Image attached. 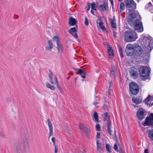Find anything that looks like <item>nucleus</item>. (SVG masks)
I'll return each instance as SVG.
<instances>
[{"mask_svg": "<svg viewBox=\"0 0 153 153\" xmlns=\"http://www.w3.org/2000/svg\"><path fill=\"white\" fill-rule=\"evenodd\" d=\"M28 138L26 136H25L23 137L22 142L21 144H23L24 149H25L28 145Z\"/></svg>", "mask_w": 153, "mask_h": 153, "instance_id": "2eb2a0df", "label": "nucleus"}, {"mask_svg": "<svg viewBox=\"0 0 153 153\" xmlns=\"http://www.w3.org/2000/svg\"><path fill=\"white\" fill-rule=\"evenodd\" d=\"M114 149L117 151V152L118 151V148L117 146V144H116L114 145Z\"/></svg>", "mask_w": 153, "mask_h": 153, "instance_id": "49530a36", "label": "nucleus"}, {"mask_svg": "<svg viewBox=\"0 0 153 153\" xmlns=\"http://www.w3.org/2000/svg\"><path fill=\"white\" fill-rule=\"evenodd\" d=\"M53 143V145H54V147H55V146H56V145H55V143H55V142H54V143Z\"/></svg>", "mask_w": 153, "mask_h": 153, "instance_id": "338daca9", "label": "nucleus"}, {"mask_svg": "<svg viewBox=\"0 0 153 153\" xmlns=\"http://www.w3.org/2000/svg\"><path fill=\"white\" fill-rule=\"evenodd\" d=\"M116 72V69L113 68L111 71L110 75L114 77Z\"/></svg>", "mask_w": 153, "mask_h": 153, "instance_id": "c85d7f7f", "label": "nucleus"}, {"mask_svg": "<svg viewBox=\"0 0 153 153\" xmlns=\"http://www.w3.org/2000/svg\"><path fill=\"white\" fill-rule=\"evenodd\" d=\"M57 45V48L58 50V52H62V45L61 44H59V42L56 43Z\"/></svg>", "mask_w": 153, "mask_h": 153, "instance_id": "393cba45", "label": "nucleus"}, {"mask_svg": "<svg viewBox=\"0 0 153 153\" xmlns=\"http://www.w3.org/2000/svg\"><path fill=\"white\" fill-rule=\"evenodd\" d=\"M53 129H50L49 130V138L53 134Z\"/></svg>", "mask_w": 153, "mask_h": 153, "instance_id": "a18cd8bd", "label": "nucleus"}, {"mask_svg": "<svg viewBox=\"0 0 153 153\" xmlns=\"http://www.w3.org/2000/svg\"><path fill=\"white\" fill-rule=\"evenodd\" d=\"M152 97L150 96H149L146 100H145V102L146 103H147L148 105H149L150 106H152L153 105V102L152 104L150 105L149 103H150L149 102H150V101H151V100H152Z\"/></svg>", "mask_w": 153, "mask_h": 153, "instance_id": "4be33fe9", "label": "nucleus"}, {"mask_svg": "<svg viewBox=\"0 0 153 153\" xmlns=\"http://www.w3.org/2000/svg\"><path fill=\"white\" fill-rule=\"evenodd\" d=\"M119 49V51L120 54V56L121 58H123L124 56L123 49L122 47L120 45L118 46Z\"/></svg>", "mask_w": 153, "mask_h": 153, "instance_id": "cd10ccee", "label": "nucleus"}, {"mask_svg": "<svg viewBox=\"0 0 153 153\" xmlns=\"http://www.w3.org/2000/svg\"><path fill=\"white\" fill-rule=\"evenodd\" d=\"M142 52V50L140 46L138 45H134V54L137 56L140 55Z\"/></svg>", "mask_w": 153, "mask_h": 153, "instance_id": "9d476101", "label": "nucleus"}, {"mask_svg": "<svg viewBox=\"0 0 153 153\" xmlns=\"http://www.w3.org/2000/svg\"><path fill=\"white\" fill-rule=\"evenodd\" d=\"M144 46L146 48V51L150 52L153 48V40L149 37L145 36L143 39Z\"/></svg>", "mask_w": 153, "mask_h": 153, "instance_id": "7ed1b4c3", "label": "nucleus"}, {"mask_svg": "<svg viewBox=\"0 0 153 153\" xmlns=\"http://www.w3.org/2000/svg\"><path fill=\"white\" fill-rule=\"evenodd\" d=\"M97 137V138H99L100 137V132H97L96 136Z\"/></svg>", "mask_w": 153, "mask_h": 153, "instance_id": "09e8293b", "label": "nucleus"}, {"mask_svg": "<svg viewBox=\"0 0 153 153\" xmlns=\"http://www.w3.org/2000/svg\"><path fill=\"white\" fill-rule=\"evenodd\" d=\"M98 103V102H94L93 103V104L95 105V106H96L97 104Z\"/></svg>", "mask_w": 153, "mask_h": 153, "instance_id": "bf43d9fd", "label": "nucleus"}, {"mask_svg": "<svg viewBox=\"0 0 153 153\" xmlns=\"http://www.w3.org/2000/svg\"><path fill=\"white\" fill-rule=\"evenodd\" d=\"M136 34L135 33V35ZM137 36L136 35H135V36L134 35V39H137Z\"/></svg>", "mask_w": 153, "mask_h": 153, "instance_id": "680f3d73", "label": "nucleus"}, {"mask_svg": "<svg viewBox=\"0 0 153 153\" xmlns=\"http://www.w3.org/2000/svg\"><path fill=\"white\" fill-rule=\"evenodd\" d=\"M126 7L128 10V15L127 18L128 24L134 27V1L133 0H124Z\"/></svg>", "mask_w": 153, "mask_h": 153, "instance_id": "f257e3e1", "label": "nucleus"}, {"mask_svg": "<svg viewBox=\"0 0 153 153\" xmlns=\"http://www.w3.org/2000/svg\"><path fill=\"white\" fill-rule=\"evenodd\" d=\"M47 121L48 126L49 128V130L53 129V127L51 124V123L50 121V119L49 118L48 119Z\"/></svg>", "mask_w": 153, "mask_h": 153, "instance_id": "72a5a7b5", "label": "nucleus"}, {"mask_svg": "<svg viewBox=\"0 0 153 153\" xmlns=\"http://www.w3.org/2000/svg\"><path fill=\"white\" fill-rule=\"evenodd\" d=\"M97 151L99 152H101V151H102L101 146H99L98 144L97 146Z\"/></svg>", "mask_w": 153, "mask_h": 153, "instance_id": "c03bdc74", "label": "nucleus"}, {"mask_svg": "<svg viewBox=\"0 0 153 153\" xmlns=\"http://www.w3.org/2000/svg\"><path fill=\"white\" fill-rule=\"evenodd\" d=\"M129 72L131 76H134V70L130 69L129 70Z\"/></svg>", "mask_w": 153, "mask_h": 153, "instance_id": "a19ab883", "label": "nucleus"}, {"mask_svg": "<svg viewBox=\"0 0 153 153\" xmlns=\"http://www.w3.org/2000/svg\"><path fill=\"white\" fill-rule=\"evenodd\" d=\"M74 69L76 71V73L78 74H79L83 78H85V75L86 72L85 71H84L83 70L80 69H76V68H74Z\"/></svg>", "mask_w": 153, "mask_h": 153, "instance_id": "f8f14e48", "label": "nucleus"}, {"mask_svg": "<svg viewBox=\"0 0 153 153\" xmlns=\"http://www.w3.org/2000/svg\"><path fill=\"white\" fill-rule=\"evenodd\" d=\"M55 153H57L58 151V149L56 146H55Z\"/></svg>", "mask_w": 153, "mask_h": 153, "instance_id": "8fccbe9b", "label": "nucleus"}, {"mask_svg": "<svg viewBox=\"0 0 153 153\" xmlns=\"http://www.w3.org/2000/svg\"><path fill=\"white\" fill-rule=\"evenodd\" d=\"M98 20H97V24H99V25L100 26V28L101 29H102V30L104 31H105L106 30V28L103 25L104 24V23L102 21H100L99 23H98Z\"/></svg>", "mask_w": 153, "mask_h": 153, "instance_id": "6ab92c4d", "label": "nucleus"}, {"mask_svg": "<svg viewBox=\"0 0 153 153\" xmlns=\"http://www.w3.org/2000/svg\"><path fill=\"white\" fill-rule=\"evenodd\" d=\"M132 101L134 102V97H133L132 98Z\"/></svg>", "mask_w": 153, "mask_h": 153, "instance_id": "69168bd1", "label": "nucleus"}, {"mask_svg": "<svg viewBox=\"0 0 153 153\" xmlns=\"http://www.w3.org/2000/svg\"><path fill=\"white\" fill-rule=\"evenodd\" d=\"M48 46L45 47V50L46 51H51L53 47L52 42L51 40H48Z\"/></svg>", "mask_w": 153, "mask_h": 153, "instance_id": "f3484780", "label": "nucleus"}, {"mask_svg": "<svg viewBox=\"0 0 153 153\" xmlns=\"http://www.w3.org/2000/svg\"><path fill=\"white\" fill-rule=\"evenodd\" d=\"M149 5V6L150 5H152V4H151V2H149V4H148Z\"/></svg>", "mask_w": 153, "mask_h": 153, "instance_id": "774afa93", "label": "nucleus"}, {"mask_svg": "<svg viewBox=\"0 0 153 153\" xmlns=\"http://www.w3.org/2000/svg\"><path fill=\"white\" fill-rule=\"evenodd\" d=\"M90 3L88 4V8L87 9V10L88 11L90 10Z\"/></svg>", "mask_w": 153, "mask_h": 153, "instance_id": "603ef678", "label": "nucleus"}, {"mask_svg": "<svg viewBox=\"0 0 153 153\" xmlns=\"http://www.w3.org/2000/svg\"><path fill=\"white\" fill-rule=\"evenodd\" d=\"M124 40L128 42L134 41V32L133 30H127L124 33Z\"/></svg>", "mask_w": 153, "mask_h": 153, "instance_id": "20e7f679", "label": "nucleus"}, {"mask_svg": "<svg viewBox=\"0 0 153 153\" xmlns=\"http://www.w3.org/2000/svg\"><path fill=\"white\" fill-rule=\"evenodd\" d=\"M66 132H67V133L69 134H71V131L70 130L68 129H67L66 130Z\"/></svg>", "mask_w": 153, "mask_h": 153, "instance_id": "3c124183", "label": "nucleus"}, {"mask_svg": "<svg viewBox=\"0 0 153 153\" xmlns=\"http://www.w3.org/2000/svg\"><path fill=\"white\" fill-rule=\"evenodd\" d=\"M97 7V5L95 3H91V8L92 10H97L96 8Z\"/></svg>", "mask_w": 153, "mask_h": 153, "instance_id": "f704fd0d", "label": "nucleus"}, {"mask_svg": "<svg viewBox=\"0 0 153 153\" xmlns=\"http://www.w3.org/2000/svg\"><path fill=\"white\" fill-rule=\"evenodd\" d=\"M103 108L106 111H108L109 110V109L108 108V106L107 105L105 104H104L103 105Z\"/></svg>", "mask_w": 153, "mask_h": 153, "instance_id": "58836bf2", "label": "nucleus"}, {"mask_svg": "<svg viewBox=\"0 0 153 153\" xmlns=\"http://www.w3.org/2000/svg\"><path fill=\"white\" fill-rule=\"evenodd\" d=\"M69 24L71 26H74L77 23V21L75 19L71 17H70L69 18Z\"/></svg>", "mask_w": 153, "mask_h": 153, "instance_id": "dca6fc26", "label": "nucleus"}, {"mask_svg": "<svg viewBox=\"0 0 153 153\" xmlns=\"http://www.w3.org/2000/svg\"><path fill=\"white\" fill-rule=\"evenodd\" d=\"M146 115V111L142 108H139L137 113V118L140 120L144 119Z\"/></svg>", "mask_w": 153, "mask_h": 153, "instance_id": "6e6552de", "label": "nucleus"}, {"mask_svg": "<svg viewBox=\"0 0 153 153\" xmlns=\"http://www.w3.org/2000/svg\"><path fill=\"white\" fill-rule=\"evenodd\" d=\"M96 130L98 131H101L100 127V125L97 123L96 126Z\"/></svg>", "mask_w": 153, "mask_h": 153, "instance_id": "4c0bfd02", "label": "nucleus"}, {"mask_svg": "<svg viewBox=\"0 0 153 153\" xmlns=\"http://www.w3.org/2000/svg\"><path fill=\"white\" fill-rule=\"evenodd\" d=\"M149 133V138L152 140H153V130L150 131Z\"/></svg>", "mask_w": 153, "mask_h": 153, "instance_id": "c9c22d12", "label": "nucleus"}, {"mask_svg": "<svg viewBox=\"0 0 153 153\" xmlns=\"http://www.w3.org/2000/svg\"><path fill=\"white\" fill-rule=\"evenodd\" d=\"M142 125L144 126H153V114L147 117L145 122L142 123Z\"/></svg>", "mask_w": 153, "mask_h": 153, "instance_id": "423d86ee", "label": "nucleus"}, {"mask_svg": "<svg viewBox=\"0 0 153 153\" xmlns=\"http://www.w3.org/2000/svg\"><path fill=\"white\" fill-rule=\"evenodd\" d=\"M129 93L131 96L134 95V82H131L130 83Z\"/></svg>", "mask_w": 153, "mask_h": 153, "instance_id": "ddd939ff", "label": "nucleus"}, {"mask_svg": "<svg viewBox=\"0 0 153 153\" xmlns=\"http://www.w3.org/2000/svg\"><path fill=\"white\" fill-rule=\"evenodd\" d=\"M85 21L84 22V24H85V25L86 26H87L89 24L88 19V18L86 16L85 17Z\"/></svg>", "mask_w": 153, "mask_h": 153, "instance_id": "ea45409f", "label": "nucleus"}, {"mask_svg": "<svg viewBox=\"0 0 153 153\" xmlns=\"http://www.w3.org/2000/svg\"><path fill=\"white\" fill-rule=\"evenodd\" d=\"M113 34L114 37L115 38H116V37H117V32H116L115 31H113Z\"/></svg>", "mask_w": 153, "mask_h": 153, "instance_id": "de8ad7c7", "label": "nucleus"}, {"mask_svg": "<svg viewBox=\"0 0 153 153\" xmlns=\"http://www.w3.org/2000/svg\"><path fill=\"white\" fill-rule=\"evenodd\" d=\"M91 13L92 14H93V15H94V11H93V10L91 9Z\"/></svg>", "mask_w": 153, "mask_h": 153, "instance_id": "052dcab7", "label": "nucleus"}, {"mask_svg": "<svg viewBox=\"0 0 153 153\" xmlns=\"http://www.w3.org/2000/svg\"><path fill=\"white\" fill-rule=\"evenodd\" d=\"M72 36L76 39H78V35L76 33H73L72 34H71Z\"/></svg>", "mask_w": 153, "mask_h": 153, "instance_id": "79ce46f5", "label": "nucleus"}, {"mask_svg": "<svg viewBox=\"0 0 153 153\" xmlns=\"http://www.w3.org/2000/svg\"><path fill=\"white\" fill-rule=\"evenodd\" d=\"M93 116L95 119L94 120V121L97 122H98V116L97 113L96 112H95Z\"/></svg>", "mask_w": 153, "mask_h": 153, "instance_id": "a878e982", "label": "nucleus"}, {"mask_svg": "<svg viewBox=\"0 0 153 153\" xmlns=\"http://www.w3.org/2000/svg\"><path fill=\"white\" fill-rule=\"evenodd\" d=\"M134 30L140 32L143 30V28L141 21V17L137 11H134Z\"/></svg>", "mask_w": 153, "mask_h": 153, "instance_id": "f03ea898", "label": "nucleus"}, {"mask_svg": "<svg viewBox=\"0 0 153 153\" xmlns=\"http://www.w3.org/2000/svg\"><path fill=\"white\" fill-rule=\"evenodd\" d=\"M56 82V84L58 83V81L57 79V77L56 76H55V77L54 78Z\"/></svg>", "mask_w": 153, "mask_h": 153, "instance_id": "5fc2aeb1", "label": "nucleus"}, {"mask_svg": "<svg viewBox=\"0 0 153 153\" xmlns=\"http://www.w3.org/2000/svg\"><path fill=\"white\" fill-rule=\"evenodd\" d=\"M139 85L134 83V95L137 94L139 91Z\"/></svg>", "mask_w": 153, "mask_h": 153, "instance_id": "412c9836", "label": "nucleus"}, {"mask_svg": "<svg viewBox=\"0 0 153 153\" xmlns=\"http://www.w3.org/2000/svg\"><path fill=\"white\" fill-rule=\"evenodd\" d=\"M46 85L47 88H49L52 90H54L55 89V87L49 83H47Z\"/></svg>", "mask_w": 153, "mask_h": 153, "instance_id": "c756f323", "label": "nucleus"}, {"mask_svg": "<svg viewBox=\"0 0 153 153\" xmlns=\"http://www.w3.org/2000/svg\"><path fill=\"white\" fill-rule=\"evenodd\" d=\"M99 7L101 9V10L102 11H106L108 9V3L104 2L103 4L99 5Z\"/></svg>", "mask_w": 153, "mask_h": 153, "instance_id": "4468645a", "label": "nucleus"}, {"mask_svg": "<svg viewBox=\"0 0 153 153\" xmlns=\"http://www.w3.org/2000/svg\"><path fill=\"white\" fill-rule=\"evenodd\" d=\"M126 52L127 56H133L134 54V46L131 44L128 45L126 48Z\"/></svg>", "mask_w": 153, "mask_h": 153, "instance_id": "0eeeda50", "label": "nucleus"}, {"mask_svg": "<svg viewBox=\"0 0 153 153\" xmlns=\"http://www.w3.org/2000/svg\"><path fill=\"white\" fill-rule=\"evenodd\" d=\"M95 100L97 101H98V98L97 97H96Z\"/></svg>", "mask_w": 153, "mask_h": 153, "instance_id": "0e129e2a", "label": "nucleus"}, {"mask_svg": "<svg viewBox=\"0 0 153 153\" xmlns=\"http://www.w3.org/2000/svg\"><path fill=\"white\" fill-rule=\"evenodd\" d=\"M111 82L110 81V82H109V88H110V87L111 86Z\"/></svg>", "mask_w": 153, "mask_h": 153, "instance_id": "e2e57ef3", "label": "nucleus"}, {"mask_svg": "<svg viewBox=\"0 0 153 153\" xmlns=\"http://www.w3.org/2000/svg\"><path fill=\"white\" fill-rule=\"evenodd\" d=\"M150 72V70L149 68H140V74L143 77L149 76Z\"/></svg>", "mask_w": 153, "mask_h": 153, "instance_id": "1a4fd4ad", "label": "nucleus"}, {"mask_svg": "<svg viewBox=\"0 0 153 153\" xmlns=\"http://www.w3.org/2000/svg\"><path fill=\"white\" fill-rule=\"evenodd\" d=\"M53 143H54L55 142V138L54 137H52L51 139Z\"/></svg>", "mask_w": 153, "mask_h": 153, "instance_id": "4d7b16f0", "label": "nucleus"}, {"mask_svg": "<svg viewBox=\"0 0 153 153\" xmlns=\"http://www.w3.org/2000/svg\"><path fill=\"white\" fill-rule=\"evenodd\" d=\"M77 32L76 28L74 27L71 28L69 31V32L70 34H72L73 33H76Z\"/></svg>", "mask_w": 153, "mask_h": 153, "instance_id": "bb28decb", "label": "nucleus"}, {"mask_svg": "<svg viewBox=\"0 0 153 153\" xmlns=\"http://www.w3.org/2000/svg\"><path fill=\"white\" fill-rule=\"evenodd\" d=\"M109 19L111 20V27L114 28H116V20L115 19V16H114L113 17V19H112L111 18Z\"/></svg>", "mask_w": 153, "mask_h": 153, "instance_id": "a211bd4d", "label": "nucleus"}, {"mask_svg": "<svg viewBox=\"0 0 153 153\" xmlns=\"http://www.w3.org/2000/svg\"><path fill=\"white\" fill-rule=\"evenodd\" d=\"M20 145L19 143L16 144L15 149L16 153H21V149Z\"/></svg>", "mask_w": 153, "mask_h": 153, "instance_id": "aec40b11", "label": "nucleus"}, {"mask_svg": "<svg viewBox=\"0 0 153 153\" xmlns=\"http://www.w3.org/2000/svg\"><path fill=\"white\" fill-rule=\"evenodd\" d=\"M104 121H105L107 119H108L107 122V131L108 134L112 135V131L111 129V122L109 116L108 115V113L107 112H105L104 114Z\"/></svg>", "mask_w": 153, "mask_h": 153, "instance_id": "39448f33", "label": "nucleus"}, {"mask_svg": "<svg viewBox=\"0 0 153 153\" xmlns=\"http://www.w3.org/2000/svg\"><path fill=\"white\" fill-rule=\"evenodd\" d=\"M142 99L140 98H137L134 99V103L138 104L141 102Z\"/></svg>", "mask_w": 153, "mask_h": 153, "instance_id": "7c9ffc66", "label": "nucleus"}, {"mask_svg": "<svg viewBox=\"0 0 153 153\" xmlns=\"http://www.w3.org/2000/svg\"><path fill=\"white\" fill-rule=\"evenodd\" d=\"M144 153H149V150L148 149H145L144 151Z\"/></svg>", "mask_w": 153, "mask_h": 153, "instance_id": "6e6d98bb", "label": "nucleus"}, {"mask_svg": "<svg viewBox=\"0 0 153 153\" xmlns=\"http://www.w3.org/2000/svg\"><path fill=\"white\" fill-rule=\"evenodd\" d=\"M110 1L112 5H114L113 1V0H110Z\"/></svg>", "mask_w": 153, "mask_h": 153, "instance_id": "13d9d810", "label": "nucleus"}, {"mask_svg": "<svg viewBox=\"0 0 153 153\" xmlns=\"http://www.w3.org/2000/svg\"><path fill=\"white\" fill-rule=\"evenodd\" d=\"M108 53L109 56H112L114 55L113 50L112 49V48L109 47L108 49Z\"/></svg>", "mask_w": 153, "mask_h": 153, "instance_id": "b1692460", "label": "nucleus"}, {"mask_svg": "<svg viewBox=\"0 0 153 153\" xmlns=\"http://www.w3.org/2000/svg\"><path fill=\"white\" fill-rule=\"evenodd\" d=\"M125 5L123 3H121L120 5V12L124 10L125 9Z\"/></svg>", "mask_w": 153, "mask_h": 153, "instance_id": "2f4dec72", "label": "nucleus"}, {"mask_svg": "<svg viewBox=\"0 0 153 153\" xmlns=\"http://www.w3.org/2000/svg\"><path fill=\"white\" fill-rule=\"evenodd\" d=\"M49 77L50 79V82L51 84H53L54 82L53 81V73L52 71L49 70Z\"/></svg>", "mask_w": 153, "mask_h": 153, "instance_id": "5701e85b", "label": "nucleus"}, {"mask_svg": "<svg viewBox=\"0 0 153 153\" xmlns=\"http://www.w3.org/2000/svg\"><path fill=\"white\" fill-rule=\"evenodd\" d=\"M97 145L98 144L99 146H101V143H98V140H97Z\"/></svg>", "mask_w": 153, "mask_h": 153, "instance_id": "864d4df0", "label": "nucleus"}, {"mask_svg": "<svg viewBox=\"0 0 153 153\" xmlns=\"http://www.w3.org/2000/svg\"><path fill=\"white\" fill-rule=\"evenodd\" d=\"M53 41H55L56 42V43H57L59 42V38L58 36H54L52 38Z\"/></svg>", "mask_w": 153, "mask_h": 153, "instance_id": "473e14b6", "label": "nucleus"}, {"mask_svg": "<svg viewBox=\"0 0 153 153\" xmlns=\"http://www.w3.org/2000/svg\"><path fill=\"white\" fill-rule=\"evenodd\" d=\"M106 148L109 152L110 153L111 152V147L108 144H107L106 145Z\"/></svg>", "mask_w": 153, "mask_h": 153, "instance_id": "e433bc0d", "label": "nucleus"}, {"mask_svg": "<svg viewBox=\"0 0 153 153\" xmlns=\"http://www.w3.org/2000/svg\"><path fill=\"white\" fill-rule=\"evenodd\" d=\"M79 128L82 130L85 133L86 135L88 137L90 133V130L89 129L84 126L81 123H79Z\"/></svg>", "mask_w": 153, "mask_h": 153, "instance_id": "9b49d317", "label": "nucleus"}, {"mask_svg": "<svg viewBox=\"0 0 153 153\" xmlns=\"http://www.w3.org/2000/svg\"><path fill=\"white\" fill-rule=\"evenodd\" d=\"M56 85H57V88H58V89L60 91V93L62 94V90L61 87L59 86L58 83H57V84Z\"/></svg>", "mask_w": 153, "mask_h": 153, "instance_id": "37998d69", "label": "nucleus"}]
</instances>
